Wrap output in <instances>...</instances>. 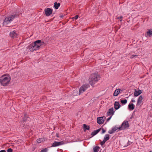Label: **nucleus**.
I'll list each match as a JSON object with an SVG mask.
<instances>
[{
  "instance_id": "nucleus-36",
  "label": "nucleus",
  "mask_w": 152,
  "mask_h": 152,
  "mask_svg": "<svg viewBox=\"0 0 152 152\" xmlns=\"http://www.w3.org/2000/svg\"><path fill=\"white\" fill-rule=\"evenodd\" d=\"M132 143L129 141H128V145H130V144H131Z\"/></svg>"
},
{
  "instance_id": "nucleus-15",
  "label": "nucleus",
  "mask_w": 152,
  "mask_h": 152,
  "mask_svg": "<svg viewBox=\"0 0 152 152\" xmlns=\"http://www.w3.org/2000/svg\"><path fill=\"white\" fill-rule=\"evenodd\" d=\"M128 108L130 110H132L134 108V105L132 103H130L128 106Z\"/></svg>"
},
{
  "instance_id": "nucleus-20",
  "label": "nucleus",
  "mask_w": 152,
  "mask_h": 152,
  "mask_svg": "<svg viewBox=\"0 0 152 152\" xmlns=\"http://www.w3.org/2000/svg\"><path fill=\"white\" fill-rule=\"evenodd\" d=\"M109 139V135L108 134H106L104 137V140L105 141L108 140Z\"/></svg>"
},
{
  "instance_id": "nucleus-10",
  "label": "nucleus",
  "mask_w": 152,
  "mask_h": 152,
  "mask_svg": "<svg viewBox=\"0 0 152 152\" xmlns=\"http://www.w3.org/2000/svg\"><path fill=\"white\" fill-rule=\"evenodd\" d=\"M143 98L142 95L140 96L138 99L136 105L137 106L141 105L142 100Z\"/></svg>"
},
{
  "instance_id": "nucleus-39",
  "label": "nucleus",
  "mask_w": 152,
  "mask_h": 152,
  "mask_svg": "<svg viewBox=\"0 0 152 152\" xmlns=\"http://www.w3.org/2000/svg\"><path fill=\"white\" fill-rule=\"evenodd\" d=\"M0 152H6V151L4 150H2L0 151Z\"/></svg>"
},
{
  "instance_id": "nucleus-17",
  "label": "nucleus",
  "mask_w": 152,
  "mask_h": 152,
  "mask_svg": "<svg viewBox=\"0 0 152 152\" xmlns=\"http://www.w3.org/2000/svg\"><path fill=\"white\" fill-rule=\"evenodd\" d=\"M101 129H99L97 130L94 131V132H92L91 135L92 136H93L97 134L100 130Z\"/></svg>"
},
{
  "instance_id": "nucleus-30",
  "label": "nucleus",
  "mask_w": 152,
  "mask_h": 152,
  "mask_svg": "<svg viewBox=\"0 0 152 152\" xmlns=\"http://www.w3.org/2000/svg\"><path fill=\"white\" fill-rule=\"evenodd\" d=\"M106 141H104V140L101 142L100 144L101 146L103 145L105 142Z\"/></svg>"
},
{
  "instance_id": "nucleus-25",
  "label": "nucleus",
  "mask_w": 152,
  "mask_h": 152,
  "mask_svg": "<svg viewBox=\"0 0 152 152\" xmlns=\"http://www.w3.org/2000/svg\"><path fill=\"white\" fill-rule=\"evenodd\" d=\"M37 141L38 143H40L43 141V139L42 138H39L37 139Z\"/></svg>"
},
{
  "instance_id": "nucleus-33",
  "label": "nucleus",
  "mask_w": 152,
  "mask_h": 152,
  "mask_svg": "<svg viewBox=\"0 0 152 152\" xmlns=\"http://www.w3.org/2000/svg\"><path fill=\"white\" fill-rule=\"evenodd\" d=\"M78 15H76L74 18L75 19V20H76L78 18Z\"/></svg>"
},
{
  "instance_id": "nucleus-12",
  "label": "nucleus",
  "mask_w": 152,
  "mask_h": 152,
  "mask_svg": "<svg viewBox=\"0 0 152 152\" xmlns=\"http://www.w3.org/2000/svg\"><path fill=\"white\" fill-rule=\"evenodd\" d=\"M142 93V91L140 90L135 89L134 92V95L135 96H137Z\"/></svg>"
},
{
  "instance_id": "nucleus-29",
  "label": "nucleus",
  "mask_w": 152,
  "mask_h": 152,
  "mask_svg": "<svg viewBox=\"0 0 152 152\" xmlns=\"http://www.w3.org/2000/svg\"><path fill=\"white\" fill-rule=\"evenodd\" d=\"M114 132L112 130V129L111 130H109L108 131V133L110 134L113 133Z\"/></svg>"
},
{
  "instance_id": "nucleus-18",
  "label": "nucleus",
  "mask_w": 152,
  "mask_h": 152,
  "mask_svg": "<svg viewBox=\"0 0 152 152\" xmlns=\"http://www.w3.org/2000/svg\"><path fill=\"white\" fill-rule=\"evenodd\" d=\"M147 35L149 37L152 35V29H149L148 30L147 32Z\"/></svg>"
},
{
  "instance_id": "nucleus-23",
  "label": "nucleus",
  "mask_w": 152,
  "mask_h": 152,
  "mask_svg": "<svg viewBox=\"0 0 152 152\" xmlns=\"http://www.w3.org/2000/svg\"><path fill=\"white\" fill-rule=\"evenodd\" d=\"M28 118L26 114H25L24 115V118H23V122L26 121L27 119Z\"/></svg>"
},
{
  "instance_id": "nucleus-6",
  "label": "nucleus",
  "mask_w": 152,
  "mask_h": 152,
  "mask_svg": "<svg viewBox=\"0 0 152 152\" xmlns=\"http://www.w3.org/2000/svg\"><path fill=\"white\" fill-rule=\"evenodd\" d=\"M129 126V124L128 122L127 121H124L122 123L121 126L119 127V129L120 130H122L128 128Z\"/></svg>"
},
{
  "instance_id": "nucleus-16",
  "label": "nucleus",
  "mask_w": 152,
  "mask_h": 152,
  "mask_svg": "<svg viewBox=\"0 0 152 152\" xmlns=\"http://www.w3.org/2000/svg\"><path fill=\"white\" fill-rule=\"evenodd\" d=\"M121 90L119 88H118V89H116V90H115V91L113 95L114 96H117L118 95V94H119V93H120V91Z\"/></svg>"
},
{
  "instance_id": "nucleus-14",
  "label": "nucleus",
  "mask_w": 152,
  "mask_h": 152,
  "mask_svg": "<svg viewBox=\"0 0 152 152\" xmlns=\"http://www.w3.org/2000/svg\"><path fill=\"white\" fill-rule=\"evenodd\" d=\"M114 109L112 107L107 112V114L108 115H113L114 112Z\"/></svg>"
},
{
  "instance_id": "nucleus-4",
  "label": "nucleus",
  "mask_w": 152,
  "mask_h": 152,
  "mask_svg": "<svg viewBox=\"0 0 152 152\" xmlns=\"http://www.w3.org/2000/svg\"><path fill=\"white\" fill-rule=\"evenodd\" d=\"M17 14H14L10 17H7L4 20L3 22V25L7 26V24L10 23L16 17L18 16Z\"/></svg>"
},
{
  "instance_id": "nucleus-19",
  "label": "nucleus",
  "mask_w": 152,
  "mask_h": 152,
  "mask_svg": "<svg viewBox=\"0 0 152 152\" xmlns=\"http://www.w3.org/2000/svg\"><path fill=\"white\" fill-rule=\"evenodd\" d=\"M60 6V4L59 3H58L57 2H55L54 3V6L56 9H57Z\"/></svg>"
},
{
  "instance_id": "nucleus-37",
  "label": "nucleus",
  "mask_w": 152,
  "mask_h": 152,
  "mask_svg": "<svg viewBox=\"0 0 152 152\" xmlns=\"http://www.w3.org/2000/svg\"><path fill=\"white\" fill-rule=\"evenodd\" d=\"M123 18V17L122 16H120V17H118L117 18V19H121L122 18Z\"/></svg>"
},
{
  "instance_id": "nucleus-13",
  "label": "nucleus",
  "mask_w": 152,
  "mask_h": 152,
  "mask_svg": "<svg viewBox=\"0 0 152 152\" xmlns=\"http://www.w3.org/2000/svg\"><path fill=\"white\" fill-rule=\"evenodd\" d=\"M121 105L119 102H118L115 101L114 104V107L116 110L118 109L120 107Z\"/></svg>"
},
{
  "instance_id": "nucleus-40",
  "label": "nucleus",
  "mask_w": 152,
  "mask_h": 152,
  "mask_svg": "<svg viewBox=\"0 0 152 152\" xmlns=\"http://www.w3.org/2000/svg\"><path fill=\"white\" fill-rule=\"evenodd\" d=\"M60 17L61 18H62V17H63V15H61L60 16Z\"/></svg>"
},
{
  "instance_id": "nucleus-2",
  "label": "nucleus",
  "mask_w": 152,
  "mask_h": 152,
  "mask_svg": "<svg viewBox=\"0 0 152 152\" xmlns=\"http://www.w3.org/2000/svg\"><path fill=\"white\" fill-rule=\"evenodd\" d=\"M100 77L97 73L91 74L89 79V82L91 86L94 85L100 79Z\"/></svg>"
},
{
  "instance_id": "nucleus-3",
  "label": "nucleus",
  "mask_w": 152,
  "mask_h": 152,
  "mask_svg": "<svg viewBox=\"0 0 152 152\" xmlns=\"http://www.w3.org/2000/svg\"><path fill=\"white\" fill-rule=\"evenodd\" d=\"M10 80V76L7 75H3L0 77V83L3 86H6L8 85Z\"/></svg>"
},
{
  "instance_id": "nucleus-34",
  "label": "nucleus",
  "mask_w": 152,
  "mask_h": 152,
  "mask_svg": "<svg viewBox=\"0 0 152 152\" xmlns=\"http://www.w3.org/2000/svg\"><path fill=\"white\" fill-rule=\"evenodd\" d=\"M112 116L108 118L107 119V121H109L111 118Z\"/></svg>"
},
{
  "instance_id": "nucleus-8",
  "label": "nucleus",
  "mask_w": 152,
  "mask_h": 152,
  "mask_svg": "<svg viewBox=\"0 0 152 152\" xmlns=\"http://www.w3.org/2000/svg\"><path fill=\"white\" fill-rule=\"evenodd\" d=\"M45 11L46 15L49 16L52 14V10L50 8H48L45 10Z\"/></svg>"
},
{
  "instance_id": "nucleus-1",
  "label": "nucleus",
  "mask_w": 152,
  "mask_h": 152,
  "mask_svg": "<svg viewBox=\"0 0 152 152\" xmlns=\"http://www.w3.org/2000/svg\"><path fill=\"white\" fill-rule=\"evenodd\" d=\"M43 43L44 42H42L40 40H37L30 45L29 49L31 52L37 50L39 49L40 46L43 45Z\"/></svg>"
},
{
  "instance_id": "nucleus-7",
  "label": "nucleus",
  "mask_w": 152,
  "mask_h": 152,
  "mask_svg": "<svg viewBox=\"0 0 152 152\" xmlns=\"http://www.w3.org/2000/svg\"><path fill=\"white\" fill-rule=\"evenodd\" d=\"M64 144V142L63 141H61L59 142H57L54 141L53 143L52 147H55L58 146L63 145Z\"/></svg>"
},
{
  "instance_id": "nucleus-41",
  "label": "nucleus",
  "mask_w": 152,
  "mask_h": 152,
  "mask_svg": "<svg viewBox=\"0 0 152 152\" xmlns=\"http://www.w3.org/2000/svg\"><path fill=\"white\" fill-rule=\"evenodd\" d=\"M149 152H152V151H149Z\"/></svg>"
},
{
  "instance_id": "nucleus-38",
  "label": "nucleus",
  "mask_w": 152,
  "mask_h": 152,
  "mask_svg": "<svg viewBox=\"0 0 152 152\" xmlns=\"http://www.w3.org/2000/svg\"><path fill=\"white\" fill-rule=\"evenodd\" d=\"M56 136L57 137H59V135L58 134L56 133Z\"/></svg>"
},
{
  "instance_id": "nucleus-28",
  "label": "nucleus",
  "mask_w": 152,
  "mask_h": 152,
  "mask_svg": "<svg viewBox=\"0 0 152 152\" xmlns=\"http://www.w3.org/2000/svg\"><path fill=\"white\" fill-rule=\"evenodd\" d=\"M112 130L115 132V131H116L118 129H119V128H118L117 127H115L113 128H112Z\"/></svg>"
},
{
  "instance_id": "nucleus-21",
  "label": "nucleus",
  "mask_w": 152,
  "mask_h": 152,
  "mask_svg": "<svg viewBox=\"0 0 152 152\" xmlns=\"http://www.w3.org/2000/svg\"><path fill=\"white\" fill-rule=\"evenodd\" d=\"M83 127L84 129V131H85L86 130H89V126L86 125V124H84L83 125Z\"/></svg>"
},
{
  "instance_id": "nucleus-35",
  "label": "nucleus",
  "mask_w": 152,
  "mask_h": 152,
  "mask_svg": "<svg viewBox=\"0 0 152 152\" xmlns=\"http://www.w3.org/2000/svg\"><path fill=\"white\" fill-rule=\"evenodd\" d=\"M131 102H135V101L134 99H132L131 101Z\"/></svg>"
},
{
  "instance_id": "nucleus-32",
  "label": "nucleus",
  "mask_w": 152,
  "mask_h": 152,
  "mask_svg": "<svg viewBox=\"0 0 152 152\" xmlns=\"http://www.w3.org/2000/svg\"><path fill=\"white\" fill-rule=\"evenodd\" d=\"M102 133L103 134L104 133L106 132V130L103 129H102Z\"/></svg>"
},
{
  "instance_id": "nucleus-9",
  "label": "nucleus",
  "mask_w": 152,
  "mask_h": 152,
  "mask_svg": "<svg viewBox=\"0 0 152 152\" xmlns=\"http://www.w3.org/2000/svg\"><path fill=\"white\" fill-rule=\"evenodd\" d=\"M104 118L105 117H104L97 118V123L99 124H102L104 122Z\"/></svg>"
},
{
  "instance_id": "nucleus-27",
  "label": "nucleus",
  "mask_w": 152,
  "mask_h": 152,
  "mask_svg": "<svg viewBox=\"0 0 152 152\" xmlns=\"http://www.w3.org/2000/svg\"><path fill=\"white\" fill-rule=\"evenodd\" d=\"M137 56H138L137 55H132L131 56L130 58H136V57H137Z\"/></svg>"
},
{
  "instance_id": "nucleus-5",
  "label": "nucleus",
  "mask_w": 152,
  "mask_h": 152,
  "mask_svg": "<svg viewBox=\"0 0 152 152\" xmlns=\"http://www.w3.org/2000/svg\"><path fill=\"white\" fill-rule=\"evenodd\" d=\"M89 87V85L88 84H85L82 86L80 88L79 90V95H80L83 93V92L85 91Z\"/></svg>"
},
{
  "instance_id": "nucleus-11",
  "label": "nucleus",
  "mask_w": 152,
  "mask_h": 152,
  "mask_svg": "<svg viewBox=\"0 0 152 152\" xmlns=\"http://www.w3.org/2000/svg\"><path fill=\"white\" fill-rule=\"evenodd\" d=\"M10 36L11 38H14L17 37L18 35L16 31H13L10 32Z\"/></svg>"
},
{
  "instance_id": "nucleus-26",
  "label": "nucleus",
  "mask_w": 152,
  "mask_h": 152,
  "mask_svg": "<svg viewBox=\"0 0 152 152\" xmlns=\"http://www.w3.org/2000/svg\"><path fill=\"white\" fill-rule=\"evenodd\" d=\"M48 151V148H45L43 149H42L41 151V152H47Z\"/></svg>"
},
{
  "instance_id": "nucleus-24",
  "label": "nucleus",
  "mask_w": 152,
  "mask_h": 152,
  "mask_svg": "<svg viewBox=\"0 0 152 152\" xmlns=\"http://www.w3.org/2000/svg\"><path fill=\"white\" fill-rule=\"evenodd\" d=\"M121 102L123 104H126L127 102V100L126 99L121 100Z\"/></svg>"
},
{
  "instance_id": "nucleus-31",
  "label": "nucleus",
  "mask_w": 152,
  "mask_h": 152,
  "mask_svg": "<svg viewBox=\"0 0 152 152\" xmlns=\"http://www.w3.org/2000/svg\"><path fill=\"white\" fill-rule=\"evenodd\" d=\"M7 152H12V150L11 148H9L7 150Z\"/></svg>"
},
{
  "instance_id": "nucleus-22",
  "label": "nucleus",
  "mask_w": 152,
  "mask_h": 152,
  "mask_svg": "<svg viewBox=\"0 0 152 152\" xmlns=\"http://www.w3.org/2000/svg\"><path fill=\"white\" fill-rule=\"evenodd\" d=\"M99 149V147L98 146H96L93 148L94 152H98Z\"/></svg>"
}]
</instances>
